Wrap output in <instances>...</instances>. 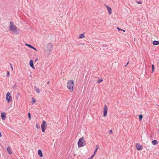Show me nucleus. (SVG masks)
I'll return each mask as SVG.
<instances>
[{"label": "nucleus", "mask_w": 159, "mask_h": 159, "mask_svg": "<svg viewBox=\"0 0 159 159\" xmlns=\"http://www.w3.org/2000/svg\"><path fill=\"white\" fill-rule=\"evenodd\" d=\"M152 143L153 145H155L157 144L158 142L157 140H154L152 141Z\"/></svg>", "instance_id": "dca6fc26"}, {"label": "nucleus", "mask_w": 159, "mask_h": 159, "mask_svg": "<svg viewBox=\"0 0 159 159\" xmlns=\"http://www.w3.org/2000/svg\"><path fill=\"white\" fill-rule=\"evenodd\" d=\"M158 63L159 64V61L158 62Z\"/></svg>", "instance_id": "58836bf2"}, {"label": "nucleus", "mask_w": 159, "mask_h": 159, "mask_svg": "<svg viewBox=\"0 0 159 159\" xmlns=\"http://www.w3.org/2000/svg\"><path fill=\"white\" fill-rule=\"evenodd\" d=\"M13 89H16V83H15L12 87Z\"/></svg>", "instance_id": "393cba45"}, {"label": "nucleus", "mask_w": 159, "mask_h": 159, "mask_svg": "<svg viewBox=\"0 0 159 159\" xmlns=\"http://www.w3.org/2000/svg\"><path fill=\"white\" fill-rule=\"evenodd\" d=\"M10 75V72L8 71L7 72V77H9Z\"/></svg>", "instance_id": "bb28decb"}, {"label": "nucleus", "mask_w": 159, "mask_h": 159, "mask_svg": "<svg viewBox=\"0 0 159 159\" xmlns=\"http://www.w3.org/2000/svg\"><path fill=\"white\" fill-rule=\"evenodd\" d=\"M28 116L29 120H30L31 119V114L29 112L28 113Z\"/></svg>", "instance_id": "4be33fe9"}, {"label": "nucleus", "mask_w": 159, "mask_h": 159, "mask_svg": "<svg viewBox=\"0 0 159 159\" xmlns=\"http://www.w3.org/2000/svg\"><path fill=\"white\" fill-rule=\"evenodd\" d=\"M95 155V154H93L91 157H90L89 158V159H92L93 158V157L94 156V155Z\"/></svg>", "instance_id": "cd10ccee"}, {"label": "nucleus", "mask_w": 159, "mask_h": 159, "mask_svg": "<svg viewBox=\"0 0 159 159\" xmlns=\"http://www.w3.org/2000/svg\"><path fill=\"white\" fill-rule=\"evenodd\" d=\"M98 148H99V146H98V145H97L96 146V148H95V149L98 150Z\"/></svg>", "instance_id": "c85d7f7f"}, {"label": "nucleus", "mask_w": 159, "mask_h": 159, "mask_svg": "<svg viewBox=\"0 0 159 159\" xmlns=\"http://www.w3.org/2000/svg\"><path fill=\"white\" fill-rule=\"evenodd\" d=\"M106 7H107V10L108 11L109 14V15L111 14V12H112L111 8L108 6H106Z\"/></svg>", "instance_id": "f8f14e48"}, {"label": "nucleus", "mask_w": 159, "mask_h": 159, "mask_svg": "<svg viewBox=\"0 0 159 159\" xmlns=\"http://www.w3.org/2000/svg\"><path fill=\"white\" fill-rule=\"evenodd\" d=\"M137 2L138 4H141L142 2L141 1H137Z\"/></svg>", "instance_id": "7c9ffc66"}, {"label": "nucleus", "mask_w": 159, "mask_h": 159, "mask_svg": "<svg viewBox=\"0 0 159 159\" xmlns=\"http://www.w3.org/2000/svg\"><path fill=\"white\" fill-rule=\"evenodd\" d=\"M97 150H98L96 149H95V150L94 151V153H93L94 154H95V153H96V152H97Z\"/></svg>", "instance_id": "2f4dec72"}, {"label": "nucleus", "mask_w": 159, "mask_h": 159, "mask_svg": "<svg viewBox=\"0 0 159 159\" xmlns=\"http://www.w3.org/2000/svg\"><path fill=\"white\" fill-rule=\"evenodd\" d=\"M151 66H152V73H153V72L154 69L155 68L154 65L153 64H152L151 65Z\"/></svg>", "instance_id": "aec40b11"}, {"label": "nucleus", "mask_w": 159, "mask_h": 159, "mask_svg": "<svg viewBox=\"0 0 159 159\" xmlns=\"http://www.w3.org/2000/svg\"><path fill=\"white\" fill-rule=\"evenodd\" d=\"M32 103H34L35 102H36V101H35V100L34 98H32Z\"/></svg>", "instance_id": "412c9836"}, {"label": "nucleus", "mask_w": 159, "mask_h": 159, "mask_svg": "<svg viewBox=\"0 0 159 159\" xmlns=\"http://www.w3.org/2000/svg\"><path fill=\"white\" fill-rule=\"evenodd\" d=\"M136 146L137 148V149L139 151L141 150L143 148V146L142 145H140L139 143H136Z\"/></svg>", "instance_id": "6e6552de"}, {"label": "nucleus", "mask_w": 159, "mask_h": 159, "mask_svg": "<svg viewBox=\"0 0 159 159\" xmlns=\"http://www.w3.org/2000/svg\"><path fill=\"white\" fill-rule=\"evenodd\" d=\"M6 99L8 102H10L12 100V98L11 96L10 93L9 92H8L6 95Z\"/></svg>", "instance_id": "39448f33"}, {"label": "nucleus", "mask_w": 159, "mask_h": 159, "mask_svg": "<svg viewBox=\"0 0 159 159\" xmlns=\"http://www.w3.org/2000/svg\"><path fill=\"white\" fill-rule=\"evenodd\" d=\"M38 60V59H36L35 61H36Z\"/></svg>", "instance_id": "e433bc0d"}, {"label": "nucleus", "mask_w": 159, "mask_h": 159, "mask_svg": "<svg viewBox=\"0 0 159 159\" xmlns=\"http://www.w3.org/2000/svg\"><path fill=\"white\" fill-rule=\"evenodd\" d=\"M30 65L34 69L33 63V61L32 60H30Z\"/></svg>", "instance_id": "9b49d317"}, {"label": "nucleus", "mask_w": 159, "mask_h": 159, "mask_svg": "<svg viewBox=\"0 0 159 159\" xmlns=\"http://www.w3.org/2000/svg\"><path fill=\"white\" fill-rule=\"evenodd\" d=\"M47 126V124H46V121L45 120H43L41 126V129L43 132H45Z\"/></svg>", "instance_id": "20e7f679"}, {"label": "nucleus", "mask_w": 159, "mask_h": 159, "mask_svg": "<svg viewBox=\"0 0 159 159\" xmlns=\"http://www.w3.org/2000/svg\"><path fill=\"white\" fill-rule=\"evenodd\" d=\"M10 25L9 27V30L12 31L15 34H17L19 33V31L17 27L15 25H14L13 22H10Z\"/></svg>", "instance_id": "f257e3e1"}, {"label": "nucleus", "mask_w": 159, "mask_h": 159, "mask_svg": "<svg viewBox=\"0 0 159 159\" xmlns=\"http://www.w3.org/2000/svg\"><path fill=\"white\" fill-rule=\"evenodd\" d=\"M36 127L37 129H39L40 128V126L39 124H36Z\"/></svg>", "instance_id": "a878e982"}, {"label": "nucleus", "mask_w": 159, "mask_h": 159, "mask_svg": "<svg viewBox=\"0 0 159 159\" xmlns=\"http://www.w3.org/2000/svg\"><path fill=\"white\" fill-rule=\"evenodd\" d=\"M84 37V34H81L79 36V38L82 39Z\"/></svg>", "instance_id": "6ab92c4d"}, {"label": "nucleus", "mask_w": 159, "mask_h": 159, "mask_svg": "<svg viewBox=\"0 0 159 159\" xmlns=\"http://www.w3.org/2000/svg\"><path fill=\"white\" fill-rule=\"evenodd\" d=\"M38 154L40 157H42L43 156V153L42 151L39 149L38 151Z\"/></svg>", "instance_id": "ddd939ff"}, {"label": "nucleus", "mask_w": 159, "mask_h": 159, "mask_svg": "<svg viewBox=\"0 0 159 159\" xmlns=\"http://www.w3.org/2000/svg\"><path fill=\"white\" fill-rule=\"evenodd\" d=\"M135 38H134V40H135Z\"/></svg>", "instance_id": "4c0bfd02"}, {"label": "nucleus", "mask_w": 159, "mask_h": 159, "mask_svg": "<svg viewBox=\"0 0 159 159\" xmlns=\"http://www.w3.org/2000/svg\"><path fill=\"white\" fill-rule=\"evenodd\" d=\"M117 29H118L119 31H120V30H121V31H124V32H125V30H123V29H120L119 27H117Z\"/></svg>", "instance_id": "b1692460"}, {"label": "nucleus", "mask_w": 159, "mask_h": 159, "mask_svg": "<svg viewBox=\"0 0 159 159\" xmlns=\"http://www.w3.org/2000/svg\"><path fill=\"white\" fill-rule=\"evenodd\" d=\"M25 45L26 46H28V47H29L30 48H31L32 49H34V50H35V51H37V50L36 49V48H35L34 47H33L30 44H28L27 43H25Z\"/></svg>", "instance_id": "1a4fd4ad"}, {"label": "nucleus", "mask_w": 159, "mask_h": 159, "mask_svg": "<svg viewBox=\"0 0 159 159\" xmlns=\"http://www.w3.org/2000/svg\"><path fill=\"white\" fill-rule=\"evenodd\" d=\"M138 116H139V121H141L143 117V115L142 114H140Z\"/></svg>", "instance_id": "a211bd4d"}, {"label": "nucleus", "mask_w": 159, "mask_h": 159, "mask_svg": "<svg viewBox=\"0 0 159 159\" xmlns=\"http://www.w3.org/2000/svg\"><path fill=\"white\" fill-rule=\"evenodd\" d=\"M1 117L2 120H5L6 117V115L5 112L2 113L1 114Z\"/></svg>", "instance_id": "9d476101"}, {"label": "nucleus", "mask_w": 159, "mask_h": 159, "mask_svg": "<svg viewBox=\"0 0 159 159\" xmlns=\"http://www.w3.org/2000/svg\"><path fill=\"white\" fill-rule=\"evenodd\" d=\"M107 107L106 105H105L103 108V116L105 117L107 114Z\"/></svg>", "instance_id": "423d86ee"}, {"label": "nucleus", "mask_w": 159, "mask_h": 159, "mask_svg": "<svg viewBox=\"0 0 159 159\" xmlns=\"http://www.w3.org/2000/svg\"><path fill=\"white\" fill-rule=\"evenodd\" d=\"M103 81V80L102 79H99L97 82V83H100V82H102Z\"/></svg>", "instance_id": "5701e85b"}, {"label": "nucleus", "mask_w": 159, "mask_h": 159, "mask_svg": "<svg viewBox=\"0 0 159 159\" xmlns=\"http://www.w3.org/2000/svg\"><path fill=\"white\" fill-rule=\"evenodd\" d=\"M110 131V132L111 133V134H112V132H113L112 131V130H110V131Z\"/></svg>", "instance_id": "72a5a7b5"}, {"label": "nucleus", "mask_w": 159, "mask_h": 159, "mask_svg": "<svg viewBox=\"0 0 159 159\" xmlns=\"http://www.w3.org/2000/svg\"><path fill=\"white\" fill-rule=\"evenodd\" d=\"M78 145L79 147H83L85 145V141L84 137H81L79 139Z\"/></svg>", "instance_id": "7ed1b4c3"}, {"label": "nucleus", "mask_w": 159, "mask_h": 159, "mask_svg": "<svg viewBox=\"0 0 159 159\" xmlns=\"http://www.w3.org/2000/svg\"><path fill=\"white\" fill-rule=\"evenodd\" d=\"M10 66H11V67L12 70H13L12 65L11 64H10Z\"/></svg>", "instance_id": "473e14b6"}, {"label": "nucleus", "mask_w": 159, "mask_h": 159, "mask_svg": "<svg viewBox=\"0 0 159 159\" xmlns=\"http://www.w3.org/2000/svg\"><path fill=\"white\" fill-rule=\"evenodd\" d=\"M20 95V93H18L16 96V97L18 98L19 96Z\"/></svg>", "instance_id": "c756f323"}, {"label": "nucleus", "mask_w": 159, "mask_h": 159, "mask_svg": "<svg viewBox=\"0 0 159 159\" xmlns=\"http://www.w3.org/2000/svg\"><path fill=\"white\" fill-rule=\"evenodd\" d=\"M7 152H8L10 154H11L12 152H11V149L9 147H8L7 148Z\"/></svg>", "instance_id": "f3484780"}, {"label": "nucleus", "mask_w": 159, "mask_h": 159, "mask_svg": "<svg viewBox=\"0 0 159 159\" xmlns=\"http://www.w3.org/2000/svg\"><path fill=\"white\" fill-rule=\"evenodd\" d=\"M47 83L48 84H49V81H48L47 82Z\"/></svg>", "instance_id": "c9c22d12"}, {"label": "nucleus", "mask_w": 159, "mask_h": 159, "mask_svg": "<svg viewBox=\"0 0 159 159\" xmlns=\"http://www.w3.org/2000/svg\"><path fill=\"white\" fill-rule=\"evenodd\" d=\"M34 89H35V91L38 93H39L40 92V90L39 89L37 88L36 86H35L34 87Z\"/></svg>", "instance_id": "2eb2a0df"}, {"label": "nucleus", "mask_w": 159, "mask_h": 159, "mask_svg": "<svg viewBox=\"0 0 159 159\" xmlns=\"http://www.w3.org/2000/svg\"><path fill=\"white\" fill-rule=\"evenodd\" d=\"M152 43L153 45H156L159 44V41L156 40H154L153 41Z\"/></svg>", "instance_id": "4468645a"}, {"label": "nucleus", "mask_w": 159, "mask_h": 159, "mask_svg": "<svg viewBox=\"0 0 159 159\" xmlns=\"http://www.w3.org/2000/svg\"><path fill=\"white\" fill-rule=\"evenodd\" d=\"M74 81L73 80H69L67 82V87L71 92H72L73 90Z\"/></svg>", "instance_id": "f03ea898"}, {"label": "nucleus", "mask_w": 159, "mask_h": 159, "mask_svg": "<svg viewBox=\"0 0 159 159\" xmlns=\"http://www.w3.org/2000/svg\"><path fill=\"white\" fill-rule=\"evenodd\" d=\"M52 47L53 45L51 43H48L47 46L48 50L49 51V52H50L52 50Z\"/></svg>", "instance_id": "0eeeda50"}, {"label": "nucleus", "mask_w": 159, "mask_h": 159, "mask_svg": "<svg viewBox=\"0 0 159 159\" xmlns=\"http://www.w3.org/2000/svg\"><path fill=\"white\" fill-rule=\"evenodd\" d=\"M129 63V61H128L127 63L126 64L125 66H126Z\"/></svg>", "instance_id": "f704fd0d"}]
</instances>
